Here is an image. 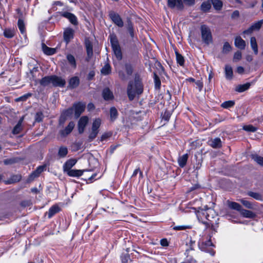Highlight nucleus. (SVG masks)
<instances>
[{"instance_id":"nucleus-8","label":"nucleus","mask_w":263,"mask_h":263,"mask_svg":"<svg viewBox=\"0 0 263 263\" xmlns=\"http://www.w3.org/2000/svg\"><path fill=\"white\" fill-rule=\"evenodd\" d=\"M86 104L84 103L79 102L73 104L72 108L74 111V116L76 118H78L81 114L84 111Z\"/></svg>"},{"instance_id":"nucleus-13","label":"nucleus","mask_w":263,"mask_h":263,"mask_svg":"<svg viewBox=\"0 0 263 263\" xmlns=\"http://www.w3.org/2000/svg\"><path fill=\"white\" fill-rule=\"evenodd\" d=\"M74 127V123L71 121L64 129L61 130L59 132V134L62 137H65L72 131Z\"/></svg>"},{"instance_id":"nucleus-1","label":"nucleus","mask_w":263,"mask_h":263,"mask_svg":"<svg viewBox=\"0 0 263 263\" xmlns=\"http://www.w3.org/2000/svg\"><path fill=\"white\" fill-rule=\"evenodd\" d=\"M73 9L61 1H55L53 3L51 8L48 10L50 14L55 13V16H76L71 13Z\"/></svg>"},{"instance_id":"nucleus-17","label":"nucleus","mask_w":263,"mask_h":263,"mask_svg":"<svg viewBox=\"0 0 263 263\" xmlns=\"http://www.w3.org/2000/svg\"><path fill=\"white\" fill-rule=\"evenodd\" d=\"M102 95L105 101L111 100L114 98L112 92L108 88H105L103 90Z\"/></svg>"},{"instance_id":"nucleus-32","label":"nucleus","mask_w":263,"mask_h":263,"mask_svg":"<svg viewBox=\"0 0 263 263\" xmlns=\"http://www.w3.org/2000/svg\"><path fill=\"white\" fill-rule=\"evenodd\" d=\"M51 83L52 84V76L45 77L40 81V84L43 86H48Z\"/></svg>"},{"instance_id":"nucleus-39","label":"nucleus","mask_w":263,"mask_h":263,"mask_svg":"<svg viewBox=\"0 0 263 263\" xmlns=\"http://www.w3.org/2000/svg\"><path fill=\"white\" fill-rule=\"evenodd\" d=\"M86 48L87 54V61L91 58L93 54L92 46L91 43H88L86 44Z\"/></svg>"},{"instance_id":"nucleus-47","label":"nucleus","mask_w":263,"mask_h":263,"mask_svg":"<svg viewBox=\"0 0 263 263\" xmlns=\"http://www.w3.org/2000/svg\"><path fill=\"white\" fill-rule=\"evenodd\" d=\"M175 53L177 63L180 66H183L184 64V59L183 57L177 51Z\"/></svg>"},{"instance_id":"nucleus-43","label":"nucleus","mask_w":263,"mask_h":263,"mask_svg":"<svg viewBox=\"0 0 263 263\" xmlns=\"http://www.w3.org/2000/svg\"><path fill=\"white\" fill-rule=\"evenodd\" d=\"M15 31L12 29H6L4 31V35L7 38H12L14 36Z\"/></svg>"},{"instance_id":"nucleus-11","label":"nucleus","mask_w":263,"mask_h":263,"mask_svg":"<svg viewBox=\"0 0 263 263\" xmlns=\"http://www.w3.org/2000/svg\"><path fill=\"white\" fill-rule=\"evenodd\" d=\"M167 5L171 8L176 7L178 10H182L184 8L182 0H167Z\"/></svg>"},{"instance_id":"nucleus-44","label":"nucleus","mask_w":263,"mask_h":263,"mask_svg":"<svg viewBox=\"0 0 263 263\" xmlns=\"http://www.w3.org/2000/svg\"><path fill=\"white\" fill-rule=\"evenodd\" d=\"M234 105V101L229 100L223 102L221 104V106L223 108L228 109L229 108L232 107Z\"/></svg>"},{"instance_id":"nucleus-24","label":"nucleus","mask_w":263,"mask_h":263,"mask_svg":"<svg viewBox=\"0 0 263 263\" xmlns=\"http://www.w3.org/2000/svg\"><path fill=\"white\" fill-rule=\"evenodd\" d=\"M60 211V207L57 205H54L52 206L48 210V212L47 213L48 214V217L49 218H51L53 217L55 214L59 212Z\"/></svg>"},{"instance_id":"nucleus-53","label":"nucleus","mask_w":263,"mask_h":263,"mask_svg":"<svg viewBox=\"0 0 263 263\" xmlns=\"http://www.w3.org/2000/svg\"><path fill=\"white\" fill-rule=\"evenodd\" d=\"M154 82H155V87L157 89H159L161 86V81L159 78V77L156 74H154Z\"/></svg>"},{"instance_id":"nucleus-22","label":"nucleus","mask_w":263,"mask_h":263,"mask_svg":"<svg viewBox=\"0 0 263 263\" xmlns=\"http://www.w3.org/2000/svg\"><path fill=\"white\" fill-rule=\"evenodd\" d=\"M235 45L240 49H244L246 47V42L240 36L236 37L234 42Z\"/></svg>"},{"instance_id":"nucleus-48","label":"nucleus","mask_w":263,"mask_h":263,"mask_svg":"<svg viewBox=\"0 0 263 263\" xmlns=\"http://www.w3.org/2000/svg\"><path fill=\"white\" fill-rule=\"evenodd\" d=\"M16 12L18 15L17 16H24L27 14L25 8L23 7H20L16 9Z\"/></svg>"},{"instance_id":"nucleus-36","label":"nucleus","mask_w":263,"mask_h":263,"mask_svg":"<svg viewBox=\"0 0 263 263\" xmlns=\"http://www.w3.org/2000/svg\"><path fill=\"white\" fill-rule=\"evenodd\" d=\"M101 124V120L99 118L96 119L92 123L91 130L99 133V128Z\"/></svg>"},{"instance_id":"nucleus-51","label":"nucleus","mask_w":263,"mask_h":263,"mask_svg":"<svg viewBox=\"0 0 263 263\" xmlns=\"http://www.w3.org/2000/svg\"><path fill=\"white\" fill-rule=\"evenodd\" d=\"M112 21L119 27L123 26V22L121 17H110Z\"/></svg>"},{"instance_id":"nucleus-19","label":"nucleus","mask_w":263,"mask_h":263,"mask_svg":"<svg viewBox=\"0 0 263 263\" xmlns=\"http://www.w3.org/2000/svg\"><path fill=\"white\" fill-rule=\"evenodd\" d=\"M73 108H72V107H70V108H68L67 109L64 110L62 112V114L61 116L60 119V122L61 123L62 120H63V122H64V121L66 120V119L67 117L71 116L73 114Z\"/></svg>"},{"instance_id":"nucleus-5","label":"nucleus","mask_w":263,"mask_h":263,"mask_svg":"<svg viewBox=\"0 0 263 263\" xmlns=\"http://www.w3.org/2000/svg\"><path fill=\"white\" fill-rule=\"evenodd\" d=\"M213 246H214V245L211 242L210 238L208 240H205L204 238L202 237L199 239V249L202 251L209 253L212 256L214 255L215 254V252L211 248Z\"/></svg>"},{"instance_id":"nucleus-12","label":"nucleus","mask_w":263,"mask_h":263,"mask_svg":"<svg viewBox=\"0 0 263 263\" xmlns=\"http://www.w3.org/2000/svg\"><path fill=\"white\" fill-rule=\"evenodd\" d=\"M88 122V118L87 116H83L80 118L78 122V130L80 134H82Z\"/></svg>"},{"instance_id":"nucleus-3","label":"nucleus","mask_w":263,"mask_h":263,"mask_svg":"<svg viewBox=\"0 0 263 263\" xmlns=\"http://www.w3.org/2000/svg\"><path fill=\"white\" fill-rule=\"evenodd\" d=\"M196 214L199 221L205 226V229L210 226L211 219L214 218L215 215V211L210 208L198 210Z\"/></svg>"},{"instance_id":"nucleus-26","label":"nucleus","mask_w":263,"mask_h":263,"mask_svg":"<svg viewBox=\"0 0 263 263\" xmlns=\"http://www.w3.org/2000/svg\"><path fill=\"white\" fill-rule=\"evenodd\" d=\"M118 112L115 107H111L109 110L110 120L111 122L115 121L118 116Z\"/></svg>"},{"instance_id":"nucleus-52","label":"nucleus","mask_w":263,"mask_h":263,"mask_svg":"<svg viewBox=\"0 0 263 263\" xmlns=\"http://www.w3.org/2000/svg\"><path fill=\"white\" fill-rule=\"evenodd\" d=\"M121 258L122 263H132V260L130 259L128 254H122Z\"/></svg>"},{"instance_id":"nucleus-60","label":"nucleus","mask_w":263,"mask_h":263,"mask_svg":"<svg viewBox=\"0 0 263 263\" xmlns=\"http://www.w3.org/2000/svg\"><path fill=\"white\" fill-rule=\"evenodd\" d=\"M69 19V22L74 25L78 24L77 17H67Z\"/></svg>"},{"instance_id":"nucleus-34","label":"nucleus","mask_w":263,"mask_h":263,"mask_svg":"<svg viewBox=\"0 0 263 263\" xmlns=\"http://www.w3.org/2000/svg\"><path fill=\"white\" fill-rule=\"evenodd\" d=\"M68 149L66 146H62L60 147L58 151V156L60 158H64L68 154Z\"/></svg>"},{"instance_id":"nucleus-27","label":"nucleus","mask_w":263,"mask_h":263,"mask_svg":"<svg viewBox=\"0 0 263 263\" xmlns=\"http://www.w3.org/2000/svg\"><path fill=\"white\" fill-rule=\"evenodd\" d=\"M210 145L214 148H220L222 146L221 141L219 138H216L210 141Z\"/></svg>"},{"instance_id":"nucleus-10","label":"nucleus","mask_w":263,"mask_h":263,"mask_svg":"<svg viewBox=\"0 0 263 263\" xmlns=\"http://www.w3.org/2000/svg\"><path fill=\"white\" fill-rule=\"evenodd\" d=\"M66 81L65 79L57 76H52V84L54 87H63L65 85Z\"/></svg>"},{"instance_id":"nucleus-42","label":"nucleus","mask_w":263,"mask_h":263,"mask_svg":"<svg viewBox=\"0 0 263 263\" xmlns=\"http://www.w3.org/2000/svg\"><path fill=\"white\" fill-rule=\"evenodd\" d=\"M251 46L255 54L258 53V47L256 40L255 37H251L250 40Z\"/></svg>"},{"instance_id":"nucleus-55","label":"nucleus","mask_w":263,"mask_h":263,"mask_svg":"<svg viewBox=\"0 0 263 263\" xmlns=\"http://www.w3.org/2000/svg\"><path fill=\"white\" fill-rule=\"evenodd\" d=\"M243 129L247 132H254L256 130V128L252 125H248L243 126Z\"/></svg>"},{"instance_id":"nucleus-61","label":"nucleus","mask_w":263,"mask_h":263,"mask_svg":"<svg viewBox=\"0 0 263 263\" xmlns=\"http://www.w3.org/2000/svg\"><path fill=\"white\" fill-rule=\"evenodd\" d=\"M185 5L188 6H193L195 3V0H183Z\"/></svg>"},{"instance_id":"nucleus-56","label":"nucleus","mask_w":263,"mask_h":263,"mask_svg":"<svg viewBox=\"0 0 263 263\" xmlns=\"http://www.w3.org/2000/svg\"><path fill=\"white\" fill-rule=\"evenodd\" d=\"M44 115L42 112H37L35 116V120L37 122H40L43 120Z\"/></svg>"},{"instance_id":"nucleus-31","label":"nucleus","mask_w":263,"mask_h":263,"mask_svg":"<svg viewBox=\"0 0 263 263\" xmlns=\"http://www.w3.org/2000/svg\"><path fill=\"white\" fill-rule=\"evenodd\" d=\"M211 2L210 0H208L203 2L201 5V9L203 12H209L211 8Z\"/></svg>"},{"instance_id":"nucleus-57","label":"nucleus","mask_w":263,"mask_h":263,"mask_svg":"<svg viewBox=\"0 0 263 263\" xmlns=\"http://www.w3.org/2000/svg\"><path fill=\"white\" fill-rule=\"evenodd\" d=\"M242 57L241 52L239 51H236L233 57V61L234 62H237L241 60Z\"/></svg>"},{"instance_id":"nucleus-35","label":"nucleus","mask_w":263,"mask_h":263,"mask_svg":"<svg viewBox=\"0 0 263 263\" xmlns=\"http://www.w3.org/2000/svg\"><path fill=\"white\" fill-rule=\"evenodd\" d=\"M42 48L44 53L47 55H53L55 53V49L54 48L48 47L44 44H43Z\"/></svg>"},{"instance_id":"nucleus-7","label":"nucleus","mask_w":263,"mask_h":263,"mask_svg":"<svg viewBox=\"0 0 263 263\" xmlns=\"http://www.w3.org/2000/svg\"><path fill=\"white\" fill-rule=\"evenodd\" d=\"M133 72V68L131 64L126 63L124 65V70H120L118 71L119 77L121 80L126 81L132 76Z\"/></svg>"},{"instance_id":"nucleus-30","label":"nucleus","mask_w":263,"mask_h":263,"mask_svg":"<svg viewBox=\"0 0 263 263\" xmlns=\"http://www.w3.org/2000/svg\"><path fill=\"white\" fill-rule=\"evenodd\" d=\"M66 59L70 66L72 68L76 69L77 67V63L74 57L71 54H68L66 56Z\"/></svg>"},{"instance_id":"nucleus-25","label":"nucleus","mask_w":263,"mask_h":263,"mask_svg":"<svg viewBox=\"0 0 263 263\" xmlns=\"http://www.w3.org/2000/svg\"><path fill=\"white\" fill-rule=\"evenodd\" d=\"M189 155L187 154H184L182 156L178 157V163L180 167H183L185 166L186 164Z\"/></svg>"},{"instance_id":"nucleus-23","label":"nucleus","mask_w":263,"mask_h":263,"mask_svg":"<svg viewBox=\"0 0 263 263\" xmlns=\"http://www.w3.org/2000/svg\"><path fill=\"white\" fill-rule=\"evenodd\" d=\"M224 73L226 79L231 80L233 78V72L232 68L229 65H226L224 68Z\"/></svg>"},{"instance_id":"nucleus-6","label":"nucleus","mask_w":263,"mask_h":263,"mask_svg":"<svg viewBox=\"0 0 263 263\" xmlns=\"http://www.w3.org/2000/svg\"><path fill=\"white\" fill-rule=\"evenodd\" d=\"M201 39L203 42L208 45L213 42V37L210 28L206 25L200 27Z\"/></svg>"},{"instance_id":"nucleus-50","label":"nucleus","mask_w":263,"mask_h":263,"mask_svg":"<svg viewBox=\"0 0 263 263\" xmlns=\"http://www.w3.org/2000/svg\"><path fill=\"white\" fill-rule=\"evenodd\" d=\"M192 228V226L190 225H182V226H177L173 227V229L175 231H182L186 229H190Z\"/></svg>"},{"instance_id":"nucleus-64","label":"nucleus","mask_w":263,"mask_h":263,"mask_svg":"<svg viewBox=\"0 0 263 263\" xmlns=\"http://www.w3.org/2000/svg\"><path fill=\"white\" fill-rule=\"evenodd\" d=\"M185 261L187 263H196V261L195 259H194L191 257H189L188 256H187V258H186Z\"/></svg>"},{"instance_id":"nucleus-37","label":"nucleus","mask_w":263,"mask_h":263,"mask_svg":"<svg viewBox=\"0 0 263 263\" xmlns=\"http://www.w3.org/2000/svg\"><path fill=\"white\" fill-rule=\"evenodd\" d=\"M18 29L22 34L26 33V27L24 21L22 18H19L17 22Z\"/></svg>"},{"instance_id":"nucleus-18","label":"nucleus","mask_w":263,"mask_h":263,"mask_svg":"<svg viewBox=\"0 0 263 263\" xmlns=\"http://www.w3.org/2000/svg\"><path fill=\"white\" fill-rule=\"evenodd\" d=\"M80 84V79L75 76L70 78L68 82V87L70 89L77 88Z\"/></svg>"},{"instance_id":"nucleus-58","label":"nucleus","mask_w":263,"mask_h":263,"mask_svg":"<svg viewBox=\"0 0 263 263\" xmlns=\"http://www.w3.org/2000/svg\"><path fill=\"white\" fill-rule=\"evenodd\" d=\"M98 133H98L97 132H95L91 130V132H90L88 136V141L89 142L93 141L96 138Z\"/></svg>"},{"instance_id":"nucleus-20","label":"nucleus","mask_w":263,"mask_h":263,"mask_svg":"<svg viewBox=\"0 0 263 263\" xmlns=\"http://www.w3.org/2000/svg\"><path fill=\"white\" fill-rule=\"evenodd\" d=\"M46 168V165H41L36 168V169L31 173L30 175V178L31 179L37 177Z\"/></svg>"},{"instance_id":"nucleus-2","label":"nucleus","mask_w":263,"mask_h":263,"mask_svg":"<svg viewBox=\"0 0 263 263\" xmlns=\"http://www.w3.org/2000/svg\"><path fill=\"white\" fill-rule=\"evenodd\" d=\"M143 85L139 80V77H135L134 83L132 81L129 82L127 89V93L130 100L132 101L134 100L136 95H141L143 92Z\"/></svg>"},{"instance_id":"nucleus-49","label":"nucleus","mask_w":263,"mask_h":263,"mask_svg":"<svg viewBox=\"0 0 263 263\" xmlns=\"http://www.w3.org/2000/svg\"><path fill=\"white\" fill-rule=\"evenodd\" d=\"M232 50V47L228 42H225L223 44L222 52L223 54L228 53Z\"/></svg>"},{"instance_id":"nucleus-38","label":"nucleus","mask_w":263,"mask_h":263,"mask_svg":"<svg viewBox=\"0 0 263 263\" xmlns=\"http://www.w3.org/2000/svg\"><path fill=\"white\" fill-rule=\"evenodd\" d=\"M228 206L230 208L235 210L239 212L242 209L241 205L235 202L229 201L228 202Z\"/></svg>"},{"instance_id":"nucleus-16","label":"nucleus","mask_w":263,"mask_h":263,"mask_svg":"<svg viewBox=\"0 0 263 263\" xmlns=\"http://www.w3.org/2000/svg\"><path fill=\"white\" fill-rule=\"evenodd\" d=\"M77 161L74 159H70L67 160L63 166V171L65 173L71 170V168L76 164Z\"/></svg>"},{"instance_id":"nucleus-14","label":"nucleus","mask_w":263,"mask_h":263,"mask_svg":"<svg viewBox=\"0 0 263 263\" xmlns=\"http://www.w3.org/2000/svg\"><path fill=\"white\" fill-rule=\"evenodd\" d=\"M263 23V20H260L257 23H255L250 27L248 29L243 31V34L244 35H250L254 30H258L261 26V24Z\"/></svg>"},{"instance_id":"nucleus-46","label":"nucleus","mask_w":263,"mask_h":263,"mask_svg":"<svg viewBox=\"0 0 263 263\" xmlns=\"http://www.w3.org/2000/svg\"><path fill=\"white\" fill-rule=\"evenodd\" d=\"M251 157L258 164H260L261 166L263 165V158L262 157L259 156L258 155H257L256 154H252Z\"/></svg>"},{"instance_id":"nucleus-59","label":"nucleus","mask_w":263,"mask_h":263,"mask_svg":"<svg viewBox=\"0 0 263 263\" xmlns=\"http://www.w3.org/2000/svg\"><path fill=\"white\" fill-rule=\"evenodd\" d=\"M16 162L15 158H10L4 160V163L6 165L12 164Z\"/></svg>"},{"instance_id":"nucleus-28","label":"nucleus","mask_w":263,"mask_h":263,"mask_svg":"<svg viewBox=\"0 0 263 263\" xmlns=\"http://www.w3.org/2000/svg\"><path fill=\"white\" fill-rule=\"evenodd\" d=\"M211 4L216 11H220L222 9L223 3L221 0H210Z\"/></svg>"},{"instance_id":"nucleus-54","label":"nucleus","mask_w":263,"mask_h":263,"mask_svg":"<svg viewBox=\"0 0 263 263\" xmlns=\"http://www.w3.org/2000/svg\"><path fill=\"white\" fill-rule=\"evenodd\" d=\"M22 129V125L20 124L17 123V124L14 126L12 130V133L14 135H16L19 134Z\"/></svg>"},{"instance_id":"nucleus-40","label":"nucleus","mask_w":263,"mask_h":263,"mask_svg":"<svg viewBox=\"0 0 263 263\" xmlns=\"http://www.w3.org/2000/svg\"><path fill=\"white\" fill-rule=\"evenodd\" d=\"M101 72L103 75L107 76L111 72V67L108 63L106 64L101 69Z\"/></svg>"},{"instance_id":"nucleus-15","label":"nucleus","mask_w":263,"mask_h":263,"mask_svg":"<svg viewBox=\"0 0 263 263\" xmlns=\"http://www.w3.org/2000/svg\"><path fill=\"white\" fill-rule=\"evenodd\" d=\"M74 30L69 28H66L64 32V41L68 44L73 38Z\"/></svg>"},{"instance_id":"nucleus-4","label":"nucleus","mask_w":263,"mask_h":263,"mask_svg":"<svg viewBox=\"0 0 263 263\" xmlns=\"http://www.w3.org/2000/svg\"><path fill=\"white\" fill-rule=\"evenodd\" d=\"M109 37L115 55L118 60H121L122 59V53L117 36L115 34H111Z\"/></svg>"},{"instance_id":"nucleus-29","label":"nucleus","mask_w":263,"mask_h":263,"mask_svg":"<svg viewBox=\"0 0 263 263\" xmlns=\"http://www.w3.org/2000/svg\"><path fill=\"white\" fill-rule=\"evenodd\" d=\"M240 213L241 215L246 218H252L255 216V214L252 211L242 208L240 211Z\"/></svg>"},{"instance_id":"nucleus-9","label":"nucleus","mask_w":263,"mask_h":263,"mask_svg":"<svg viewBox=\"0 0 263 263\" xmlns=\"http://www.w3.org/2000/svg\"><path fill=\"white\" fill-rule=\"evenodd\" d=\"M125 27L129 34L130 37L132 38V40L133 41L135 42V40H137V37L135 33V30L134 28L133 24L129 18H128L127 20Z\"/></svg>"},{"instance_id":"nucleus-41","label":"nucleus","mask_w":263,"mask_h":263,"mask_svg":"<svg viewBox=\"0 0 263 263\" xmlns=\"http://www.w3.org/2000/svg\"><path fill=\"white\" fill-rule=\"evenodd\" d=\"M239 201L248 209H253L254 208V204L250 201L247 200L245 199H241Z\"/></svg>"},{"instance_id":"nucleus-33","label":"nucleus","mask_w":263,"mask_h":263,"mask_svg":"<svg viewBox=\"0 0 263 263\" xmlns=\"http://www.w3.org/2000/svg\"><path fill=\"white\" fill-rule=\"evenodd\" d=\"M250 86L251 84L250 83H247L242 85H239L236 87L235 90L239 92H242L248 90L250 88Z\"/></svg>"},{"instance_id":"nucleus-63","label":"nucleus","mask_w":263,"mask_h":263,"mask_svg":"<svg viewBox=\"0 0 263 263\" xmlns=\"http://www.w3.org/2000/svg\"><path fill=\"white\" fill-rule=\"evenodd\" d=\"M109 137H110V135H109L108 133H104L101 137L100 141H103L106 140Z\"/></svg>"},{"instance_id":"nucleus-45","label":"nucleus","mask_w":263,"mask_h":263,"mask_svg":"<svg viewBox=\"0 0 263 263\" xmlns=\"http://www.w3.org/2000/svg\"><path fill=\"white\" fill-rule=\"evenodd\" d=\"M247 194L249 196L254 198L256 200H262V196L259 193L250 191V192H248Z\"/></svg>"},{"instance_id":"nucleus-62","label":"nucleus","mask_w":263,"mask_h":263,"mask_svg":"<svg viewBox=\"0 0 263 263\" xmlns=\"http://www.w3.org/2000/svg\"><path fill=\"white\" fill-rule=\"evenodd\" d=\"M160 244L163 247H166L168 246V242L166 239L163 238L160 240Z\"/></svg>"},{"instance_id":"nucleus-21","label":"nucleus","mask_w":263,"mask_h":263,"mask_svg":"<svg viewBox=\"0 0 263 263\" xmlns=\"http://www.w3.org/2000/svg\"><path fill=\"white\" fill-rule=\"evenodd\" d=\"M85 171V170H70L66 173L70 177H79L83 175V172Z\"/></svg>"}]
</instances>
